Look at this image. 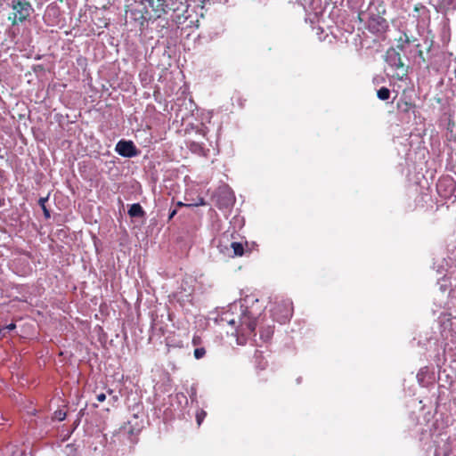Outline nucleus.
Returning <instances> with one entry per match:
<instances>
[{
  "label": "nucleus",
  "mask_w": 456,
  "mask_h": 456,
  "mask_svg": "<svg viewBox=\"0 0 456 456\" xmlns=\"http://www.w3.org/2000/svg\"><path fill=\"white\" fill-rule=\"evenodd\" d=\"M386 8L384 5L369 6L367 11H361L357 19L365 23V28L373 35L382 36L389 29V23L384 18Z\"/></svg>",
  "instance_id": "1"
},
{
  "label": "nucleus",
  "mask_w": 456,
  "mask_h": 456,
  "mask_svg": "<svg viewBox=\"0 0 456 456\" xmlns=\"http://www.w3.org/2000/svg\"><path fill=\"white\" fill-rule=\"evenodd\" d=\"M142 8L133 9L131 13L135 15V20H141L142 23L150 20H156L169 11L175 10L174 0H143Z\"/></svg>",
  "instance_id": "2"
},
{
  "label": "nucleus",
  "mask_w": 456,
  "mask_h": 456,
  "mask_svg": "<svg viewBox=\"0 0 456 456\" xmlns=\"http://www.w3.org/2000/svg\"><path fill=\"white\" fill-rule=\"evenodd\" d=\"M10 6L12 12L9 13L8 20L11 21L12 26L23 23L29 18L33 12L30 2L27 0H12Z\"/></svg>",
  "instance_id": "3"
},
{
  "label": "nucleus",
  "mask_w": 456,
  "mask_h": 456,
  "mask_svg": "<svg viewBox=\"0 0 456 456\" xmlns=\"http://www.w3.org/2000/svg\"><path fill=\"white\" fill-rule=\"evenodd\" d=\"M256 321L248 308L240 307V314L238 315V324L234 331L237 335L244 337L255 336Z\"/></svg>",
  "instance_id": "4"
},
{
  "label": "nucleus",
  "mask_w": 456,
  "mask_h": 456,
  "mask_svg": "<svg viewBox=\"0 0 456 456\" xmlns=\"http://www.w3.org/2000/svg\"><path fill=\"white\" fill-rule=\"evenodd\" d=\"M386 61L395 70L394 77L403 80L408 74V67L404 65L401 53L390 47L386 53Z\"/></svg>",
  "instance_id": "5"
},
{
  "label": "nucleus",
  "mask_w": 456,
  "mask_h": 456,
  "mask_svg": "<svg viewBox=\"0 0 456 456\" xmlns=\"http://www.w3.org/2000/svg\"><path fill=\"white\" fill-rule=\"evenodd\" d=\"M272 312L273 319L280 323H285L292 315V303L289 300L284 301L281 305H276Z\"/></svg>",
  "instance_id": "6"
},
{
  "label": "nucleus",
  "mask_w": 456,
  "mask_h": 456,
  "mask_svg": "<svg viewBox=\"0 0 456 456\" xmlns=\"http://www.w3.org/2000/svg\"><path fill=\"white\" fill-rule=\"evenodd\" d=\"M115 151L120 156L126 158H132L138 154V150L132 141L120 140L117 143Z\"/></svg>",
  "instance_id": "7"
},
{
  "label": "nucleus",
  "mask_w": 456,
  "mask_h": 456,
  "mask_svg": "<svg viewBox=\"0 0 456 456\" xmlns=\"http://www.w3.org/2000/svg\"><path fill=\"white\" fill-rule=\"evenodd\" d=\"M218 248L223 254L230 257L242 256L244 254V245L241 242L232 241L230 247L220 243Z\"/></svg>",
  "instance_id": "8"
},
{
  "label": "nucleus",
  "mask_w": 456,
  "mask_h": 456,
  "mask_svg": "<svg viewBox=\"0 0 456 456\" xmlns=\"http://www.w3.org/2000/svg\"><path fill=\"white\" fill-rule=\"evenodd\" d=\"M234 202V197L232 191L227 189L219 191L216 195V205L219 208H227Z\"/></svg>",
  "instance_id": "9"
},
{
  "label": "nucleus",
  "mask_w": 456,
  "mask_h": 456,
  "mask_svg": "<svg viewBox=\"0 0 456 456\" xmlns=\"http://www.w3.org/2000/svg\"><path fill=\"white\" fill-rule=\"evenodd\" d=\"M417 39L411 36H409L407 32H403L400 37L396 39V49L399 53L404 52L406 46L411 43H414Z\"/></svg>",
  "instance_id": "10"
},
{
  "label": "nucleus",
  "mask_w": 456,
  "mask_h": 456,
  "mask_svg": "<svg viewBox=\"0 0 456 456\" xmlns=\"http://www.w3.org/2000/svg\"><path fill=\"white\" fill-rule=\"evenodd\" d=\"M239 314H240V313L235 314L232 312V313L225 312L220 317V322L222 323V325H224V323H227L234 330L238 324V315Z\"/></svg>",
  "instance_id": "11"
},
{
  "label": "nucleus",
  "mask_w": 456,
  "mask_h": 456,
  "mask_svg": "<svg viewBox=\"0 0 456 456\" xmlns=\"http://www.w3.org/2000/svg\"><path fill=\"white\" fill-rule=\"evenodd\" d=\"M254 360H255V366L256 369L260 370H264L266 369L268 362L265 356L263 355V353L260 351H256L254 354Z\"/></svg>",
  "instance_id": "12"
},
{
  "label": "nucleus",
  "mask_w": 456,
  "mask_h": 456,
  "mask_svg": "<svg viewBox=\"0 0 456 456\" xmlns=\"http://www.w3.org/2000/svg\"><path fill=\"white\" fill-rule=\"evenodd\" d=\"M128 215L131 217H143L145 216V211L139 203H134L130 206Z\"/></svg>",
  "instance_id": "13"
},
{
  "label": "nucleus",
  "mask_w": 456,
  "mask_h": 456,
  "mask_svg": "<svg viewBox=\"0 0 456 456\" xmlns=\"http://www.w3.org/2000/svg\"><path fill=\"white\" fill-rule=\"evenodd\" d=\"M273 332H274V326L268 325L267 327H262L260 329V338L264 341L267 342L272 338Z\"/></svg>",
  "instance_id": "14"
},
{
  "label": "nucleus",
  "mask_w": 456,
  "mask_h": 456,
  "mask_svg": "<svg viewBox=\"0 0 456 456\" xmlns=\"http://www.w3.org/2000/svg\"><path fill=\"white\" fill-rule=\"evenodd\" d=\"M412 108H414V104L405 100H400L397 102V109L404 113L409 112Z\"/></svg>",
  "instance_id": "15"
},
{
  "label": "nucleus",
  "mask_w": 456,
  "mask_h": 456,
  "mask_svg": "<svg viewBox=\"0 0 456 456\" xmlns=\"http://www.w3.org/2000/svg\"><path fill=\"white\" fill-rule=\"evenodd\" d=\"M48 200V196L46 197H41L38 200V204L40 205V207L42 208V210L44 212V216L46 219H49L51 217V214H50V211L49 209L46 208L45 206V203L47 202Z\"/></svg>",
  "instance_id": "16"
},
{
  "label": "nucleus",
  "mask_w": 456,
  "mask_h": 456,
  "mask_svg": "<svg viewBox=\"0 0 456 456\" xmlns=\"http://www.w3.org/2000/svg\"><path fill=\"white\" fill-rule=\"evenodd\" d=\"M377 96L379 100L386 101L390 97V90L387 87H381L377 92Z\"/></svg>",
  "instance_id": "17"
},
{
  "label": "nucleus",
  "mask_w": 456,
  "mask_h": 456,
  "mask_svg": "<svg viewBox=\"0 0 456 456\" xmlns=\"http://www.w3.org/2000/svg\"><path fill=\"white\" fill-rule=\"evenodd\" d=\"M206 416L207 412L203 410H200V411L197 412L196 420L199 426L202 423Z\"/></svg>",
  "instance_id": "18"
},
{
  "label": "nucleus",
  "mask_w": 456,
  "mask_h": 456,
  "mask_svg": "<svg viewBox=\"0 0 456 456\" xmlns=\"http://www.w3.org/2000/svg\"><path fill=\"white\" fill-rule=\"evenodd\" d=\"M206 354L204 347H198L194 350V356L196 359H201Z\"/></svg>",
  "instance_id": "19"
},
{
  "label": "nucleus",
  "mask_w": 456,
  "mask_h": 456,
  "mask_svg": "<svg viewBox=\"0 0 456 456\" xmlns=\"http://www.w3.org/2000/svg\"><path fill=\"white\" fill-rule=\"evenodd\" d=\"M191 292H192V289L188 294H185L184 297L183 295H181L180 297L178 298V300L183 301V302L191 303V301H192Z\"/></svg>",
  "instance_id": "20"
},
{
  "label": "nucleus",
  "mask_w": 456,
  "mask_h": 456,
  "mask_svg": "<svg viewBox=\"0 0 456 456\" xmlns=\"http://www.w3.org/2000/svg\"><path fill=\"white\" fill-rule=\"evenodd\" d=\"M416 48L418 49V56L419 58L420 59V61L423 62V63H426L427 62V60L424 56V53L423 51L420 49V45L419 44H417L416 45Z\"/></svg>",
  "instance_id": "21"
},
{
  "label": "nucleus",
  "mask_w": 456,
  "mask_h": 456,
  "mask_svg": "<svg viewBox=\"0 0 456 456\" xmlns=\"http://www.w3.org/2000/svg\"><path fill=\"white\" fill-rule=\"evenodd\" d=\"M55 418L59 420H63L66 417V413L61 411H58L54 412Z\"/></svg>",
  "instance_id": "22"
},
{
  "label": "nucleus",
  "mask_w": 456,
  "mask_h": 456,
  "mask_svg": "<svg viewBox=\"0 0 456 456\" xmlns=\"http://www.w3.org/2000/svg\"><path fill=\"white\" fill-rule=\"evenodd\" d=\"M192 207H198V206H205L206 205V201L203 198H200L199 200L194 203V204H191Z\"/></svg>",
  "instance_id": "23"
},
{
  "label": "nucleus",
  "mask_w": 456,
  "mask_h": 456,
  "mask_svg": "<svg viewBox=\"0 0 456 456\" xmlns=\"http://www.w3.org/2000/svg\"><path fill=\"white\" fill-rule=\"evenodd\" d=\"M96 399L98 402L102 403V402L105 401L106 395L104 393H100L96 395Z\"/></svg>",
  "instance_id": "24"
},
{
  "label": "nucleus",
  "mask_w": 456,
  "mask_h": 456,
  "mask_svg": "<svg viewBox=\"0 0 456 456\" xmlns=\"http://www.w3.org/2000/svg\"><path fill=\"white\" fill-rule=\"evenodd\" d=\"M200 342H201V338H200V337H199V336H194V337L192 338V344H193V346H198V345H200Z\"/></svg>",
  "instance_id": "25"
},
{
  "label": "nucleus",
  "mask_w": 456,
  "mask_h": 456,
  "mask_svg": "<svg viewBox=\"0 0 456 456\" xmlns=\"http://www.w3.org/2000/svg\"><path fill=\"white\" fill-rule=\"evenodd\" d=\"M176 206H177L178 208H181V207H192V205H191V204H185V203H183L182 201H178V202L176 203Z\"/></svg>",
  "instance_id": "26"
},
{
  "label": "nucleus",
  "mask_w": 456,
  "mask_h": 456,
  "mask_svg": "<svg viewBox=\"0 0 456 456\" xmlns=\"http://www.w3.org/2000/svg\"><path fill=\"white\" fill-rule=\"evenodd\" d=\"M176 213L177 209H173L168 216V220H171L176 215Z\"/></svg>",
  "instance_id": "27"
},
{
  "label": "nucleus",
  "mask_w": 456,
  "mask_h": 456,
  "mask_svg": "<svg viewBox=\"0 0 456 456\" xmlns=\"http://www.w3.org/2000/svg\"><path fill=\"white\" fill-rule=\"evenodd\" d=\"M16 328V325L15 323H10L9 325H7L5 327V329L9 330H14Z\"/></svg>",
  "instance_id": "28"
},
{
  "label": "nucleus",
  "mask_w": 456,
  "mask_h": 456,
  "mask_svg": "<svg viewBox=\"0 0 456 456\" xmlns=\"http://www.w3.org/2000/svg\"><path fill=\"white\" fill-rule=\"evenodd\" d=\"M420 8H424V5H422V4H416L414 6V11L415 12H419Z\"/></svg>",
  "instance_id": "29"
},
{
  "label": "nucleus",
  "mask_w": 456,
  "mask_h": 456,
  "mask_svg": "<svg viewBox=\"0 0 456 456\" xmlns=\"http://www.w3.org/2000/svg\"><path fill=\"white\" fill-rule=\"evenodd\" d=\"M431 45H432V44L429 45V47L428 49V52L431 50Z\"/></svg>",
  "instance_id": "30"
},
{
  "label": "nucleus",
  "mask_w": 456,
  "mask_h": 456,
  "mask_svg": "<svg viewBox=\"0 0 456 456\" xmlns=\"http://www.w3.org/2000/svg\"><path fill=\"white\" fill-rule=\"evenodd\" d=\"M2 205H3V202H2V200H0V207H1Z\"/></svg>",
  "instance_id": "31"
}]
</instances>
